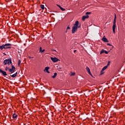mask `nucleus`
I'll return each instance as SVG.
<instances>
[{"mask_svg":"<svg viewBox=\"0 0 125 125\" xmlns=\"http://www.w3.org/2000/svg\"><path fill=\"white\" fill-rule=\"evenodd\" d=\"M79 23V21H75V23L74 24V26L72 27V33L74 34L77 31L78 28L81 27V26H78Z\"/></svg>","mask_w":125,"mask_h":125,"instance_id":"nucleus-1","label":"nucleus"},{"mask_svg":"<svg viewBox=\"0 0 125 125\" xmlns=\"http://www.w3.org/2000/svg\"><path fill=\"white\" fill-rule=\"evenodd\" d=\"M116 21H117V16H116V15L115 14L113 24V26H112V30H113V32L114 33H115V29H116Z\"/></svg>","mask_w":125,"mask_h":125,"instance_id":"nucleus-2","label":"nucleus"},{"mask_svg":"<svg viewBox=\"0 0 125 125\" xmlns=\"http://www.w3.org/2000/svg\"><path fill=\"white\" fill-rule=\"evenodd\" d=\"M3 63L4 64V65H6V64H8V65H10V64H12V62L11 58L5 59V60L3 61Z\"/></svg>","mask_w":125,"mask_h":125,"instance_id":"nucleus-3","label":"nucleus"},{"mask_svg":"<svg viewBox=\"0 0 125 125\" xmlns=\"http://www.w3.org/2000/svg\"><path fill=\"white\" fill-rule=\"evenodd\" d=\"M50 59L54 62H56L59 61H60L57 58H56V57L55 58L51 57Z\"/></svg>","mask_w":125,"mask_h":125,"instance_id":"nucleus-4","label":"nucleus"},{"mask_svg":"<svg viewBox=\"0 0 125 125\" xmlns=\"http://www.w3.org/2000/svg\"><path fill=\"white\" fill-rule=\"evenodd\" d=\"M5 44H8V45L5 46V49H11V46H12V45L10 43H5Z\"/></svg>","mask_w":125,"mask_h":125,"instance_id":"nucleus-5","label":"nucleus"},{"mask_svg":"<svg viewBox=\"0 0 125 125\" xmlns=\"http://www.w3.org/2000/svg\"><path fill=\"white\" fill-rule=\"evenodd\" d=\"M0 73L2 74L3 76H5L7 75L6 72L4 71L3 70L0 69Z\"/></svg>","mask_w":125,"mask_h":125,"instance_id":"nucleus-6","label":"nucleus"},{"mask_svg":"<svg viewBox=\"0 0 125 125\" xmlns=\"http://www.w3.org/2000/svg\"><path fill=\"white\" fill-rule=\"evenodd\" d=\"M8 45L9 44H2V45H0V49L1 50H2L3 49H5V46H6L7 45Z\"/></svg>","mask_w":125,"mask_h":125,"instance_id":"nucleus-7","label":"nucleus"},{"mask_svg":"<svg viewBox=\"0 0 125 125\" xmlns=\"http://www.w3.org/2000/svg\"><path fill=\"white\" fill-rule=\"evenodd\" d=\"M89 18V16L88 15L83 16L82 17V21H84L85 20V19H87Z\"/></svg>","mask_w":125,"mask_h":125,"instance_id":"nucleus-8","label":"nucleus"},{"mask_svg":"<svg viewBox=\"0 0 125 125\" xmlns=\"http://www.w3.org/2000/svg\"><path fill=\"white\" fill-rule=\"evenodd\" d=\"M49 68H50L49 67H45V68L44 69V71H46L47 73H50V72L48 71Z\"/></svg>","mask_w":125,"mask_h":125,"instance_id":"nucleus-9","label":"nucleus"},{"mask_svg":"<svg viewBox=\"0 0 125 125\" xmlns=\"http://www.w3.org/2000/svg\"><path fill=\"white\" fill-rule=\"evenodd\" d=\"M102 41L104 42H109V41L106 38H103Z\"/></svg>","mask_w":125,"mask_h":125,"instance_id":"nucleus-10","label":"nucleus"},{"mask_svg":"<svg viewBox=\"0 0 125 125\" xmlns=\"http://www.w3.org/2000/svg\"><path fill=\"white\" fill-rule=\"evenodd\" d=\"M17 76H18V72H16L15 74L10 75V76L12 77V78H15Z\"/></svg>","mask_w":125,"mask_h":125,"instance_id":"nucleus-11","label":"nucleus"},{"mask_svg":"<svg viewBox=\"0 0 125 125\" xmlns=\"http://www.w3.org/2000/svg\"><path fill=\"white\" fill-rule=\"evenodd\" d=\"M11 69L14 72L15 71L16 67L13 65H12V63L11 64Z\"/></svg>","mask_w":125,"mask_h":125,"instance_id":"nucleus-12","label":"nucleus"},{"mask_svg":"<svg viewBox=\"0 0 125 125\" xmlns=\"http://www.w3.org/2000/svg\"><path fill=\"white\" fill-rule=\"evenodd\" d=\"M17 117H18V115L16 113L13 114L12 115L13 119H16Z\"/></svg>","mask_w":125,"mask_h":125,"instance_id":"nucleus-13","label":"nucleus"},{"mask_svg":"<svg viewBox=\"0 0 125 125\" xmlns=\"http://www.w3.org/2000/svg\"><path fill=\"white\" fill-rule=\"evenodd\" d=\"M44 51H45V50L44 49L42 50V47H40V52L41 53H43Z\"/></svg>","mask_w":125,"mask_h":125,"instance_id":"nucleus-14","label":"nucleus"},{"mask_svg":"<svg viewBox=\"0 0 125 125\" xmlns=\"http://www.w3.org/2000/svg\"><path fill=\"white\" fill-rule=\"evenodd\" d=\"M59 8H60V9L61 10H62V11H64L65 10V9H63L62 7L60 5H57Z\"/></svg>","mask_w":125,"mask_h":125,"instance_id":"nucleus-15","label":"nucleus"},{"mask_svg":"<svg viewBox=\"0 0 125 125\" xmlns=\"http://www.w3.org/2000/svg\"><path fill=\"white\" fill-rule=\"evenodd\" d=\"M107 67H108V66H107V65L104 66V67L102 68V71H104V70H105L107 68Z\"/></svg>","mask_w":125,"mask_h":125,"instance_id":"nucleus-16","label":"nucleus"},{"mask_svg":"<svg viewBox=\"0 0 125 125\" xmlns=\"http://www.w3.org/2000/svg\"><path fill=\"white\" fill-rule=\"evenodd\" d=\"M8 71H9V72H10L11 74H12V73H13L14 72V71L11 68H9V69H8Z\"/></svg>","mask_w":125,"mask_h":125,"instance_id":"nucleus-17","label":"nucleus"},{"mask_svg":"<svg viewBox=\"0 0 125 125\" xmlns=\"http://www.w3.org/2000/svg\"><path fill=\"white\" fill-rule=\"evenodd\" d=\"M57 75V73H54V75L52 76V78H55Z\"/></svg>","mask_w":125,"mask_h":125,"instance_id":"nucleus-18","label":"nucleus"},{"mask_svg":"<svg viewBox=\"0 0 125 125\" xmlns=\"http://www.w3.org/2000/svg\"><path fill=\"white\" fill-rule=\"evenodd\" d=\"M85 69H86V70H87V71L88 72H89L90 71V68H89V67L86 66Z\"/></svg>","mask_w":125,"mask_h":125,"instance_id":"nucleus-19","label":"nucleus"},{"mask_svg":"<svg viewBox=\"0 0 125 125\" xmlns=\"http://www.w3.org/2000/svg\"><path fill=\"white\" fill-rule=\"evenodd\" d=\"M40 7L42 10L44 9V5H41Z\"/></svg>","mask_w":125,"mask_h":125,"instance_id":"nucleus-20","label":"nucleus"},{"mask_svg":"<svg viewBox=\"0 0 125 125\" xmlns=\"http://www.w3.org/2000/svg\"><path fill=\"white\" fill-rule=\"evenodd\" d=\"M104 51H105V50H104V49L102 50L100 52V54H102L104 53Z\"/></svg>","mask_w":125,"mask_h":125,"instance_id":"nucleus-21","label":"nucleus"},{"mask_svg":"<svg viewBox=\"0 0 125 125\" xmlns=\"http://www.w3.org/2000/svg\"><path fill=\"white\" fill-rule=\"evenodd\" d=\"M9 68L8 67L6 66L5 68V71H7L8 70H9Z\"/></svg>","mask_w":125,"mask_h":125,"instance_id":"nucleus-22","label":"nucleus"},{"mask_svg":"<svg viewBox=\"0 0 125 125\" xmlns=\"http://www.w3.org/2000/svg\"><path fill=\"white\" fill-rule=\"evenodd\" d=\"M91 14V12H86V13H85V15L86 16H87L88 15Z\"/></svg>","mask_w":125,"mask_h":125,"instance_id":"nucleus-23","label":"nucleus"},{"mask_svg":"<svg viewBox=\"0 0 125 125\" xmlns=\"http://www.w3.org/2000/svg\"><path fill=\"white\" fill-rule=\"evenodd\" d=\"M21 63V61H20V60H19V62H18V65H19V66H20Z\"/></svg>","mask_w":125,"mask_h":125,"instance_id":"nucleus-24","label":"nucleus"},{"mask_svg":"<svg viewBox=\"0 0 125 125\" xmlns=\"http://www.w3.org/2000/svg\"><path fill=\"white\" fill-rule=\"evenodd\" d=\"M110 61H108L107 64L106 66H107V67H108L110 65Z\"/></svg>","mask_w":125,"mask_h":125,"instance_id":"nucleus-25","label":"nucleus"},{"mask_svg":"<svg viewBox=\"0 0 125 125\" xmlns=\"http://www.w3.org/2000/svg\"><path fill=\"white\" fill-rule=\"evenodd\" d=\"M109 52L106 51V50H104V53L106 54H107L109 53Z\"/></svg>","mask_w":125,"mask_h":125,"instance_id":"nucleus-26","label":"nucleus"},{"mask_svg":"<svg viewBox=\"0 0 125 125\" xmlns=\"http://www.w3.org/2000/svg\"><path fill=\"white\" fill-rule=\"evenodd\" d=\"M88 72V74H90L91 76H93L92 73H91V71Z\"/></svg>","mask_w":125,"mask_h":125,"instance_id":"nucleus-27","label":"nucleus"},{"mask_svg":"<svg viewBox=\"0 0 125 125\" xmlns=\"http://www.w3.org/2000/svg\"><path fill=\"white\" fill-rule=\"evenodd\" d=\"M66 29L68 30H70L71 29V28L69 27V26H68L67 28H66Z\"/></svg>","mask_w":125,"mask_h":125,"instance_id":"nucleus-28","label":"nucleus"},{"mask_svg":"<svg viewBox=\"0 0 125 125\" xmlns=\"http://www.w3.org/2000/svg\"><path fill=\"white\" fill-rule=\"evenodd\" d=\"M107 44L108 45L112 46V47H113V46L112 45H111V44H110V43H107Z\"/></svg>","mask_w":125,"mask_h":125,"instance_id":"nucleus-29","label":"nucleus"},{"mask_svg":"<svg viewBox=\"0 0 125 125\" xmlns=\"http://www.w3.org/2000/svg\"><path fill=\"white\" fill-rule=\"evenodd\" d=\"M75 75V73H72V74H71V75L72 76H74Z\"/></svg>","mask_w":125,"mask_h":125,"instance_id":"nucleus-30","label":"nucleus"},{"mask_svg":"<svg viewBox=\"0 0 125 125\" xmlns=\"http://www.w3.org/2000/svg\"><path fill=\"white\" fill-rule=\"evenodd\" d=\"M66 33H67L68 32V30H67V29H66V31L65 32Z\"/></svg>","mask_w":125,"mask_h":125,"instance_id":"nucleus-31","label":"nucleus"},{"mask_svg":"<svg viewBox=\"0 0 125 125\" xmlns=\"http://www.w3.org/2000/svg\"><path fill=\"white\" fill-rule=\"evenodd\" d=\"M103 71H101V75H103L104 74L103 72H102Z\"/></svg>","mask_w":125,"mask_h":125,"instance_id":"nucleus-32","label":"nucleus"},{"mask_svg":"<svg viewBox=\"0 0 125 125\" xmlns=\"http://www.w3.org/2000/svg\"><path fill=\"white\" fill-rule=\"evenodd\" d=\"M77 51L76 50H74V53H75Z\"/></svg>","mask_w":125,"mask_h":125,"instance_id":"nucleus-33","label":"nucleus"},{"mask_svg":"<svg viewBox=\"0 0 125 125\" xmlns=\"http://www.w3.org/2000/svg\"><path fill=\"white\" fill-rule=\"evenodd\" d=\"M7 77H9V78H10V76H9V75H7Z\"/></svg>","mask_w":125,"mask_h":125,"instance_id":"nucleus-34","label":"nucleus"},{"mask_svg":"<svg viewBox=\"0 0 125 125\" xmlns=\"http://www.w3.org/2000/svg\"><path fill=\"white\" fill-rule=\"evenodd\" d=\"M29 58L30 59V58H31V57H29Z\"/></svg>","mask_w":125,"mask_h":125,"instance_id":"nucleus-35","label":"nucleus"},{"mask_svg":"<svg viewBox=\"0 0 125 125\" xmlns=\"http://www.w3.org/2000/svg\"><path fill=\"white\" fill-rule=\"evenodd\" d=\"M54 51H56V50H53Z\"/></svg>","mask_w":125,"mask_h":125,"instance_id":"nucleus-36","label":"nucleus"},{"mask_svg":"<svg viewBox=\"0 0 125 125\" xmlns=\"http://www.w3.org/2000/svg\"><path fill=\"white\" fill-rule=\"evenodd\" d=\"M4 55H6L5 53H3Z\"/></svg>","mask_w":125,"mask_h":125,"instance_id":"nucleus-37","label":"nucleus"},{"mask_svg":"<svg viewBox=\"0 0 125 125\" xmlns=\"http://www.w3.org/2000/svg\"><path fill=\"white\" fill-rule=\"evenodd\" d=\"M34 57H32V58H33Z\"/></svg>","mask_w":125,"mask_h":125,"instance_id":"nucleus-38","label":"nucleus"}]
</instances>
